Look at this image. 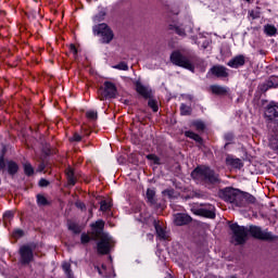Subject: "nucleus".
Instances as JSON below:
<instances>
[{
  "label": "nucleus",
  "instance_id": "obj_20",
  "mask_svg": "<svg viewBox=\"0 0 278 278\" xmlns=\"http://www.w3.org/2000/svg\"><path fill=\"white\" fill-rule=\"evenodd\" d=\"M264 33L266 34V36H275L277 34V27L267 24L264 26Z\"/></svg>",
  "mask_w": 278,
  "mask_h": 278
},
{
  "label": "nucleus",
  "instance_id": "obj_49",
  "mask_svg": "<svg viewBox=\"0 0 278 278\" xmlns=\"http://www.w3.org/2000/svg\"><path fill=\"white\" fill-rule=\"evenodd\" d=\"M226 138L230 139V138H231V136H230V137H229V136H226Z\"/></svg>",
  "mask_w": 278,
  "mask_h": 278
},
{
  "label": "nucleus",
  "instance_id": "obj_14",
  "mask_svg": "<svg viewBox=\"0 0 278 278\" xmlns=\"http://www.w3.org/2000/svg\"><path fill=\"white\" fill-rule=\"evenodd\" d=\"M154 228L160 240H167L168 233H166V230L157 223V220H154Z\"/></svg>",
  "mask_w": 278,
  "mask_h": 278
},
{
  "label": "nucleus",
  "instance_id": "obj_2",
  "mask_svg": "<svg viewBox=\"0 0 278 278\" xmlns=\"http://www.w3.org/2000/svg\"><path fill=\"white\" fill-rule=\"evenodd\" d=\"M94 240H100L98 242V253L100 255H108L110 253L112 247H114V239L110 233L103 232V227H105V222L99 219L94 224H91Z\"/></svg>",
  "mask_w": 278,
  "mask_h": 278
},
{
  "label": "nucleus",
  "instance_id": "obj_23",
  "mask_svg": "<svg viewBox=\"0 0 278 278\" xmlns=\"http://www.w3.org/2000/svg\"><path fill=\"white\" fill-rule=\"evenodd\" d=\"M185 136H187V138H191V140H194L195 142H203V139L201 138V136H199L193 131L188 130L185 132Z\"/></svg>",
  "mask_w": 278,
  "mask_h": 278
},
{
  "label": "nucleus",
  "instance_id": "obj_27",
  "mask_svg": "<svg viewBox=\"0 0 278 278\" xmlns=\"http://www.w3.org/2000/svg\"><path fill=\"white\" fill-rule=\"evenodd\" d=\"M112 207V202L110 200H103L100 202L101 212H108Z\"/></svg>",
  "mask_w": 278,
  "mask_h": 278
},
{
  "label": "nucleus",
  "instance_id": "obj_33",
  "mask_svg": "<svg viewBox=\"0 0 278 278\" xmlns=\"http://www.w3.org/2000/svg\"><path fill=\"white\" fill-rule=\"evenodd\" d=\"M149 108H151V110H153V112H157L159 106H157V102L153 99H150L148 102Z\"/></svg>",
  "mask_w": 278,
  "mask_h": 278
},
{
  "label": "nucleus",
  "instance_id": "obj_25",
  "mask_svg": "<svg viewBox=\"0 0 278 278\" xmlns=\"http://www.w3.org/2000/svg\"><path fill=\"white\" fill-rule=\"evenodd\" d=\"M180 114L181 116H190L192 114V108L186 104L180 105Z\"/></svg>",
  "mask_w": 278,
  "mask_h": 278
},
{
  "label": "nucleus",
  "instance_id": "obj_17",
  "mask_svg": "<svg viewBox=\"0 0 278 278\" xmlns=\"http://www.w3.org/2000/svg\"><path fill=\"white\" fill-rule=\"evenodd\" d=\"M146 199L150 205H155V189H148L146 193Z\"/></svg>",
  "mask_w": 278,
  "mask_h": 278
},
{
  "label": "nucleus",
  "instance_id": "obj_31",
  "mask_svg": "<svg viewBox=\"0 0 278 278\" xmlns=\"http://www.w3.org/2000/svg\"><path fill=\"white\" fill-rule=\"evenodd\" d=\"M193 127H195V129L198 131H204L205 130V124L201 121L193 122Z\"/></svg>",
  "mask_w": 278,
  "mask_h": 278
},
{
  "label": "nucleus",
  "instance_id": "obj_21",
  "mask_svg": "<svg viewBox=\"0 0 278 278\" xmlns=\"http://www.w3.org/2000/svg\"><path fill=\"white\" fill-rule=\"evenodd\" d=\"M227 164H231V166H235L236 168H241L242 166V161H240V159H233L228 156L226 159Z\"/></svg>",
  "mask_w": 278,
  "mask_h": 278
},
{
  "label": "nucleus",
  "instance_id": "obj_34",
  "mask_svg": "<svg viewBox=\"0 0 278 278\" xmlns=\"http://www.w3.org/2000/svg\"><path fill=\"white\" fill-rule=\"evenodd\" d=\"M105 18V12H100L93 17V23H101Z\"/></svg>",
  "mask_w": 278,
  "mask_h": 278
},
{
  "label": "nucleus",
  "instance_id": "obj_19",
  "mask_svg": "<svg viewBox=\"0 0 278 278\" xmlns=\"http://www.w3.org/2000/svg\"><path fill=\"white\" fill-rule=\"evenodd\" d=\"M269 147L278 154V132L269 139Z\"/></svg>",
  "mask_w": 278,
  "mask_h": 278
},
{
  "label": "nucleus",
  "instance_id": "obj_32",
  "mask_svg": "<svg viewBox=\"0 0 278 278\" xmlns=\"http://www.w3.org/2000/svg\"><path fill=\"white\" fill-rule=\"evenodd\" d=\"M247 203H255V197L249 193H244V206L247 205Z\"/></svg>",
  "mask_w": 278,
  "mask_h": 278
},
{
  "label": "nucleus",
  "instance_id": "obj_8",
  "mask_svg": "<svg viewBox=\"0 0 278 278\" xmlns=\"http://www.w3.org/2000/svg\"><path fill=\"white\" fill-rule=\"evenodd\" d=\"M191 212L195 216H203L204 218H216V207H214L212 204H204L200 207L192 206Z\"/></svg>",
  "mask_w": 278,
  "mask_h": 278
},
{
  "label": "nucleus",
  "instance_id": "obj_39",
  "mask_svg": "<svg viewBox=\"0 0 278 278\" xmlns=\"http://www.w3.org/2000/svg\"><path fill=\"white\" fill-rule=\"evenodd\" d=\"M175 31L178 34V36H186V30L179 26L175 27Z\"/></svg>",
  "mask_w": 278,
  "mask_h": 278
},
{
  "label": "nucleus",
  "instance_id": "obj_45",
  "mask_svg": "<svg viewBox=\"0 0 278 278\" xmlns=\"http://www.w3.org/2000/svg\"><path fill=\"white\" fill-rule=\"evenodd\" d=\"M96 269L98 270L99 275H101L102 277H108L105 274H103V270H101L99 266H96Z\"/></svg>",
  "mask_w": 278,
  "mask_h": 278
},
{
  "label": "nucleus",
  "instance_id": "obj_47",
  "mask_svg": "<svg viewBox=\"0 0 278 278\" xmlns=\"http://www.w3.org/2000/svg\"><path fill=\"white\" fill-rule=\"evenodd\" d=\"M5 168V162L0 161V170H3Z\"/></svg>",
  "mask_w": 278,
  "mask_h": 278
},
{
  "label": "nucleus",
  "instance_id": "obj_13",
  "mask_svg": "<svg viewBox=\"0 0 278 278\" xmlns=\"http://www.w3.org/2000/svg\"><path fill=\"white\" fill-rule=\"evenodd\" d=\"M245 63L247 59L244 55L239 54L228 62V66H230V68H240V66H244Z\"/></svg>",
  "mask_w": 278,
  "mask_h": 278
},
{
  "label": "nucleus",
  "instance_id": "obj_7",
  "mask_svg": "<svg viewBox=\"0 0 278 278\" xmlns=\"http://www.w3.org/2000/svg\"><path fill=\"white\" fill-rule=\"evenodd\" d=\"M170 62H173L176 66H181L182 68H187V71L194 73V65L186 56H182L181 52L179 51H174L172 53Z\"/></svg>",
  "mask_w": 278,
  "mask_h": 278
},
{
  "label": "nucleus",
  "instance_id": "obj_38",
  "mask_svg": "<svg viewBox=\"0 0 278 278\" xmlns=\"http://www.w3.org/2000/svg\"><path fill=\"white\" fill-rule=\"evenodd\" d=\"M80 242L81 244H88V242H90V236H88L87 233H83L80 236Z\"/></svg>",
  "mask_w": 278,
  "mask_h": 278
},
{
  "label": "nucleus",
  "instance_id": "obj_52",
  "mask_svg": "<svg viewBox=\"0 0 278 278\" xmlns=\"http://www.w3.org/2000/svg\"><path fill=\"white\" fill-rule=\"evenodd\" d=\"M245 1H250V0H245Z\"/></svg>",
  "mask_w": 278,
  "mask_h": 278
},
{
  "label": "nucleus",
  "instance_id": "obj_30",
  "mask_svg": "<svg viewBox=\"0 0 278 278\" xmlns=\"http://www.w3.org/2000/svg\"><path fill=\"white\" fill-rule=\"evenodd\" d=\"M24 173L28 177H31V175L34 174V167L30 163H24Z\"/></svg>",
  "mask_w": 278,
  "mask_h": 278
},
{
  "label": "nucleus",
  "instance_id": "obj_6",
  "mask_svg": "<svg viewBox=\"0 0 278 278\" xmlns=\"http://www.w3.org/2000/svg\"><path fill=\"white\" fill-rule=\"evenodd\" d=\"M118 91L116 90V85L112 81H104V88H100L98 91V97L100 101H105V99H116Z\"/></svg>",
  "mask_w": 278,
  "mask_h": 278
},
{
  "label": "nucleus",
  "instance_id": "obj_41",
  "mask_svg": "<svg viewBox=\"0 0 278 278\" xmlns=\"http://www.w3.org/2000/svg\"><path fill=\"white\" fill-rule=\"evenodd\" d=\"M72 142H81V137L79 134H74V136L71 138Z\"/></svg>",
  "mask_w": 278,
  "mask_h": 278
},
{
  "label": "nucleus",
  "instance_id": "obj_10",
  "mask_svg": "<svg viewBox=\"0 0 278 278\" xmlns=\"http://www.w3.org/2000/svg\"><path fill=\"white\" fill-rule=\"evenodd\" d=\"M265 116L269 121L277 118L278 116V102L271 101L265 108Z\"/></svg>",
  "mask_w": 278,
  "mask_h": 278
},
{
  "label": "nucleus",
  "instance_id": "obj_18",
  "mask_svg": "<svg viewBox=\"0 0 278 278\" xmlns=\"http://www.w3.org/2000/svg\"><path fill=\"white\" fill-rule=\"evenodd\" d=\"M7 167L9 175H16L18 173V164L13 161L8 162Z\"/></svg>",
  "mask_w": 278,
  "mask_h": 278
},
{
  "label": "nucleus",
  "instance_id": "obj_40",
  "mask_svg": "<svg viewBox=\"0 0 278 278\" xmlns=\"http://www.w3.org/2000/svg\"><path fill=\"white\" fill-rule=\"evenodd\" d=\"M39 186H40V188H47V186H49V180L41 178L39 180Z\"/></svg>",
  "mask_w": 278,
  "mask_h": 278
},
{
  "label": "nucleus",
  "instance_id": "obj_5",
  "mask_svg": "<svg viewBox=\"0 0 278 278\" xmlns=\"http://www.w3.org/2000/svg\"><path fill=\"white\" fill-rule=\"evenodd\" d=\"M92 30L94 36L101 37L100 42H102V45H110L111 41L114 40V31H112V28L105 23L93 26Z\"/></svg>",
  "mask_w": 278,
  "mask_h": 278
},
{
  "label": "nucleus",
  "instance_id": "obj_44",
  "mask_svg": "<svg viewBox=\"0 0 278 278\" xmlns=\"http://www.w3.org/2000/svg\"><path fill=\"white\" fill-rule=\"evenodd\" d=\"M71 51L74 55H77V48L74 45L71 46Z\"/></svg>",
  "mask_w": 278,
  "mask_h": 278
},
{
  "label": "nucleus",
  "instance_id": "obj_22",
  "mask_svg": "<svg viewBox=\"0 0 278 278\" xmlns=\"http://www.w3.org/2000/svg\"><path fill=\"white\" fill-rule=\"evenodd\" d=\"M66 177L70 186H75L76 179H75V173L73 172L72 168H68L66 170Z\"/></svg>",
  "mask_w": 278,
  "mask_h": 278
},
{
  "label": "nucleus",
  "instance_id": "obj_43",
  "mask_svg": "<svg viewBox=\"0 0 278 278\" xmlns=\"http://www.w3.org/2000/svg\"><path fill=\"white\" fill-rule=\"evenodd\" d=\"M268 88H270V86H268V85H261L262 92H266L268 90Z\"/></svg>",
  "mask_w": 278,
  "mask_h": 278
},
{
  "label": "nucleus",
  "instance_id": "obj_42",
  "mask_svg": "<svg viewBox=\"0 0 278 278\" xmlns=\"http://www.w3.org/2000/svg\"><path fill=\"white\" fill-rule=\"evenodd\" d=\"M13 236H14L15 238H21V237L23 236V230H21V229L15 230V231L13 232Z\"/></svg>",
  "mask_w": 278,
  "mask_h": 278
},
{
  "label": "nucleus",
  "instance_id": "obj_15",
  "mask_svg": "<svg viewBox=\"0 0 278 278\" xmlns=\"http://www.w3.org/2000/svg\"><path fill=\"white\" fill-rule=\"evenodd\" d=\"M210 90L212 91L213 94H227L229 92V88L220 85H212L210 87Z\"/></svg>",
  "mask_w": 278,
  "mask_h": 278
},
{
  "label": "nucleus",
  "instance_id": "obj_3",
  "mask_svg": "<svg viewBox=\"0 0 278 278\" xmlns=\"http://www.w3.org/2000/svg\"><path fill=\"white\" fill-rule=\"evenodd\" d=\"M220 198L235 207H244V192L239 189L227 187L220 192Z\"/></svg>",
  "mask_w": 278,
  "mask_h": 278
},
{
  "label": "nucleus",
  "instance_id": "obj_24",
  "mask_svg": "<svg viewBox=\"0 0 278 278\" xmlns=\"http://www.w3.org/2000/svg\"><path fill=\"white\" fill-rule=\"evenodd\" d=\"M62 268H63L67 278H74L73 270H71V263L64 262L62 264Z\"/></svg>",
  "mask_w": 278,
  "mask_h": 278
},
{
  "label": "nucleus",
  "instance_id": "obj_48",
  "mask_svg": "<svg viewBox=\"0 0 278 278\" xmlns=\"http://www.w3.org/2000/svg\"><path fill=\"white\" fill-rule=\"evenodd\" d=\"M43 169H45V166H42V165H40L38 168L39 173H42Z\"/></svg>",
  "mask_w": 278,
  "mask_h": 278
},
{
  "label": "nucleus",
  "instance_id": "obj_36",
  "mask_svg": "<svg viewBox=\"0 0 278 278\" xmlns=\"http://www.w3.org/2000/svg\"><path fill=\"white\" fill-rule=\"evenodd\" d=\"M86 116L91 121H97V111H87Z\"/></svg>",
  "mask_w": 278,
  "mask_h": 278
},
{
  "label": "nucleus",
  "instance_id": "obj_16",
  "mask_svg": "<svg viewBox=\"0 0 278 278\" xmlns=\"http://www.w3.org/2000/svg\"><path fill=\"white\" fill-rule=\"evenodd\" d=\"M136 90L139 94H141V97H144V99H149V97H151V90H149L140 83H137Z\"/></svg>",
  "mask_w": 278,
  "mask_h": 278
},
{
  "label": "nucleus",
  "instance_id": "obj_37",
  "mask_svg": "<svg viewBox=\"0 0 278 278\" xmlns=\"http://www.w3.org/2000/svg\"><path fill=\"white\" fill-rule=\"evenodd\" d=\"M11 218H14V212H12V211H7V212L3 214V219L10 222Z\"/></svg>",
  "mask_w": 278,
  "mask_h": 278
},
{
  "label": "nucleus",
  "instance_id": "obj_9",
  "mask_svg": "<svg viewBox=\"0 0 278 278\" xmlns=\"http://www.w3.org/2000/svg\"><path fill=\"white\" fill-rule=\"evenodd\" d=\"M34 262V251L29 245H23L20 248V264L27 266V264H31Z\"/></svg>",
  "mask_w": 278,
  "mask_h": 278
},
{
  "label": "nucleus",
  "instance_id": "obj_35",
  "mask_svg": "<svg viewBox=\"0 0 278 278\" xmlns=\"http://www.w3.org/2000/svg\"><path fill=\"white\" fill-rule=\"evenodd\" d=\"M147 160H150L153 164H160V157L155 154H148Z\"/></svg>",
  "mask_w": 278,
  "mask_h": 278
},
{
  "label": "nucleus",
  "instance_id": "obj_51",
  "mask_svg": "<svg viewBox=\"0 0 278 278\" xmlns=\"http://www.w3.org/2000/svg\"><path fill=\"white\" fill-rule=\"evenodd\" d=\"M230 278H237L236 276H232V277H230Z\"/></svg>",
  "mask_w": 278,
  "mask_h": 278
},
{
  "label": "nucleus",
  "instance_id": "obj_46",
  "mask_svg": "<svg viewBox=\"0 0 278 278\" xmlns=\"http://www.w3.org/2000/svg\"><path fill=\"white\" fill-rule=\"evenodd\" d=\"M77 207H80V210H86V204L77 203Z\"/></svg>",
  "mask_w": 278,
  "mask_h": 278
},
{
  "label": "nucleus",
  "instance_id": "obj_12",
  "mask_svg": "<svg viewBox=\"0 0 278 278\" xmlns=\"http://www.w3.org/2000/svg\"><path fill=\"white\" fill-rule=\"evenodd\" d=\"M174 223L178 227H181L184 225H188V223H192V217H190V215L178 213L174 215Z\"/></svg>",
  "mask_w": 278,
  "mask_h": 278
},
{
  "label": "nucleus",
  "instance_id": "obj_50",
  "mask_svg": "<svg viewBox=\"0 0 278 278\" xmlns=\"http://www.w3.org/2000/svg\"><path fill=\"white\" fill-rule=\"evenodd\" d=\"M102 268L105 269V265H102Z\"/></svg>",
  "mask_w": 278,
  "mask_h": 278
},
{
  "label": "nucleus",
  "instance_id": "obj_26",
  "mask_svg": "<svg viewBox=\"0 0 278 278\" xmlns=\"http://www.w3.org/2000/svg\"><path fill=\"white\" fill-rule=\"evenodd\" d=\"M37 204L39 207H45V205H49V200L42 194H37Z\"/></svg>",
  "mask_w": 278,
  "mask_h": 278
},
{
  "label": "nucleus",
  "instance_id": "obj_1",
  "mask_svg": "<svg viewBox=\"0 0 278 278\" xmlns=\"http://www.w3.org/2000/svg\"><path fill=\"white\" fill-rule=\"evenodd\" d=\"M229 227L232 231V240L236 244H244L249 233L252 238H256L257 240H273V233L262 230V227L258 226L244 227L238 224H231Z\"/></svg>",
  "mask_w": 278,
  "mask_h": 278
},
{
  "label": "nucleus",
  "instance_id": "obj_28",
  "mask_svg": "<svg viewBox=\"0 0 278 278\" xmlns=\"http://www.w3.org/2000/svg\"><path fill=\"white\" fill-rule=\"evenodd\" d=\"M68 229L70 231H73V233H81V227L74 222L68 223Z\"/></svg>",
  "mask_w": 278,
  "mask_h": 278
},
{
  "label": "nucleus",
  "instance_id": "obj_29",
  "mask_svg": "<svg viewBox=\"0 0 278 278\" xmlns=\"http://www.w3.org/2000/svg\"><path fill=\"white\" fill-rule=\"evenodd\" d=\"M112 68H115L116 71H129V65H127L126 62H121L116 65H113Z\"/></svg>",
  "mask_w": 278,
  "mask_h": 278
},
{
  "label": "nucleus",
  "instance_id": "obj_11",
  "mask_svg": "<svg viewBox=\"0 0 278 278\" xmlns=\"http://www.w3.org/2000/svg\"><path fill=\"white\" fill-rule=\"evenodd\" d=\"M214 75L215 77H229V70H227V67L223 66V65H215L213 66L210 72L208 75Z\"/></svg>",
  "mask_w": 278,
  "mask_h": 278
},
{
  "label": "nucleus",
  "instance_id": "obj_4",
  "mask_svg": "<svg viewBox=\"0 0 278 278\" xmlns=\"http://www.w3.org/2000/svg\"><path fill=\"white\" fill-rule=\"evenodd\" d=\"M191 177H193V179H201L205 184H218L220 181L218 174H215L212 168L205 166L195 168Z\"/></svg>",
  "mask_w": 278,
  "mask_h": 278
}]
</instances>
